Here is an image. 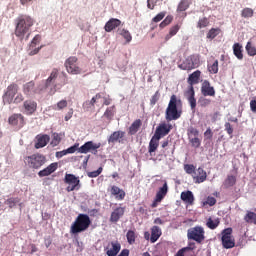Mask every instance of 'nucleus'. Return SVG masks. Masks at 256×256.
Listing matches in <instances>:
<instances>
[{"instance_id":"obj_43","label":"nucleus","mask_w":256,"mask_h":256,"mask_svg":"<svg viewBox=\"0 0 256 256\" xmlns=\"http://www.w3.org/2000/svg\"><path fill=\"white\" fill-rule=\"evenodd\" d=\"M188 141L194 149H199L201 147V140L199 139V136L188 138Z\"/></svg>"},{"instance_id":"obj_44","label":"nucleus","mask_w":256,"mask_h":256,"mask_svg":"<svg viewBox=\"0 0 256 256\" xmlns=\"http://www.w3.org/2000/svg\"><path fill=\"white\" fill-rule=\"evenodd\" d=\"M219 33H221L220 28H212L208 31L206 37H207V39H215V37H217V35H219Z\"/></svg>"},{"instance_id":"obj_11","label":"nucleus","mask_w":256,"mask_h":256,"mask_svg":"<svg viewBox=\"0 0 256 256\" xmlns=\"http://www.w3.org/2000/svg\"><path fill=\"white\" fill-rule=\"evenodd\" d=\"M18 91H19V86L17 84H10L7 87L5 94L3 95L4 103H8V105H11Z\"/></svg>"},{"instance_id":"obj_28","label":"nucleus","mask_w":256,"mask_h":256,"mask_svg":"<svg viewBox=\"0 0 256 256\" xmlns=\"http://www.w3.org/2000/svg\"><path fill=\"white\" fill-rule=\"evenodd\" d=\"M163 233L161 232V228L159 226H153L151 228V237H150V242L151 243H157L159 240V237H161Z\"/></svg>"},{"instance_id":"obj_54","label":"nucleus","mask_w":256,"mask_h":256,"mask_svg":"<svg viewBox=\"0 0 256 256\" xmlns=\"http://www.w3.org/2000/svg\"><path fill=\"white\" fill-rule=\"evenodd\" d=\"M167 15V12H160L158 13L153 19V23H159V21H163L165 19V16Z\"/></svg>"},{"instance_id":"obj_31","label":"nucleus","mask_w":256,"mask_h":256,"mask_svg":"<svg viewBox=\"0 0 256 256\" xmlns=\"http://www.w3.org/2000/svg\"><path fill=\"white\" fill-rule=\"evenodd\" d=\"M237 183V176L228 175L223 182L224 189H230V187H234Z\"/></svg>"},{"instance_id":"obj_3","label":"nucleus","mask_w":256,"mask_h":256,"mask_svg":"<svg viewBox=\"0 0 256 256\" xmlns=\"http://www.w3.org/2000/svg\"><path fill=\"white\" fill-rule=\"evenodd\" d=\"M199 79H201V71L199 70L194 71L188 77L189 86L184 95L190 105L191 111H195L197 108V99H195V88L193 85H197V83H199Z\"/></svg>"},{"instance_id":"obj_45","label":"nucleus","mask_w":256,"mask_h":256,"mask_svg":"<svg viewBox=\"0 0 256 256\" xmlns=\"http://www.w3.org/2000/svg\"><path fill=\"white\" fill-rule=\"evenodd\" d=\"M254 13L255 12L253 11V9L244 8L241 11V17H243L244 19H249V18L253 17Z\"/></svg>"},{"instance_id":"obj_42","label":"nucleus","mask_w":256,"mask_h":256,"mask_svg":"<svg viewBox=\"0 0 256 256\" xmlns=\"http://www.w3.org/2000/svg\"><path fill=\"white\" fill-rule=\"evenodd\" d=\"M187 135H188V139H192V138H195V137H199V131L197 128L193 127V126H190L188 129H187Z\"/></svg>"},{"instance_id":"obj_58","label":"nucleus","mask_w":256,"mask_h":256,"mask_svg":"<svg viewBox=\"0 0 256 256\" xmlns=\"http://www.w3.org/2000/svg\"><path fill=\"white\" fill-rule=\"evenodd\" d=\"M25 100V97H23V94H17L16 97L13 99L12 103L15 105H19V103H23Z\"/></svg>"},{"instance_id":"obj_18","label":"nucleus","mask_w":256,"mask_h":256,"mask_svg":"<svg viewBox=\"0 0 256 256\" xmlns=\"http://www.w3.org/2000/svg\"><path fill=\"white\" fill-rule=\"evenodd\" d=\"M59 168V163L53 162L50 165H48L43 170H40L38 172L39 177H49V175H52V173H55V170Z\"/></svg>"},{"instance_id":"obj_37","label":"nucleus","mask_w":256,"mask_h":256,"mask_svg":"<svg viewBox=\"0 0 256 256\" xmlns=\"http://www.w3.org/2000/svg\"><path fill=\"white\" fill-rule=\"evenodd\" d=\"M179 29H181V25H179V24L172 26L169 30V34L166 35V37H165L166 41H169V39H171V37H175V34L179 33Z\"/></svg>"},{"instance_id":"obj_7","label":"nucleus","mask_w":256,"mask_h":256,"mask_svg":"<svg viewBox=\"0 0 256 256\" xmlns=\"http://www.w3.org/2000/svg\"><path fill=\"white\" fill-rule=\"evenodd\" d=\"M187 237L191 241H196V243H203L205 241V228L202 226H195L187 231Z\"/></svg>"},{"instance_id":"obj_59","label":"nucleus","mask_w":256,"mask_h":256,"mask_svg":"<svg viewBox=\"0 0 256 256\" xmlns=\"http://www.w3.org/2000/svg\"><path fill=\"white\" fill-rule=\"evenodd\" d=\"M199 103L202 107H209V105L211 104V99L209 98H201L199 100Z\"/></svg>"},{"instance_id":"obj_17","label":"nucleus","mask_w":256,"mask_h":256,"mask_svg":"<svg viewBox=\"0 0 256 256\" xmlns=\"http://www.w3.org/2000/svg\"><path fill=\"white\" fill-rule=\"evenodd\" d=\"M192 179L194 183H205L207 181V172L204 171L202 167H199L194 171V175H192Z\"/></svg>"},{"instance_id":"obj_41","label":"nucleus","mask_w":256,"mask_h":256,"mask_svg":"<svg viewBox=\"0 0 256 256\" xmlns=\"http://www.w3.org/2000/svg\"><path fill=\"white\" fill-rule=\"evenodd\" d=\"M189 9V1L188 0H181L178 4L177 11L179 13H183V11H187Z\"/></svg>"},{"instance_id":"obj_40","label":"nucleus","mask_w":256,"mask_h":256,"mask_svg":"<svg viewBox=\"0 0 256 256\" xmlns=\"http://www.w3.org/2000/svg\"><path fill=\"white\" fill-rule=\"evenodd\" d=\"M219 223H221L219 221V218L212 220L211 218H208L207 222H206V227H208V229H217V227H219Z\"/></svg>"},{"instance_id":"obj_30","label":"nucleus","mask_w":256,"mask_h":256,"mask_svg":"<svg viewBox=\"0 0 256 256\" xmlns=\"http://www.w3.org/2000/svg\"><path fill=\"white\" fill-rule=\"evenodd\" d=\"M197 249V246L195 245V242L188 243L187 247H184L180 249L175 256H185L186 253H189L191 251H195Z\"/></svg>"},{"instance_id":"obj_50","label":"nucleus","mask_w":256,"mask_h":256,"mask_svg":"<svg viewBox=\"0 0 256 256\" xmlns=\"http://www.w3.org/2000/svg\"><path fill=\"white\" fill-rule=\"evenodd\" d=\"M204 141H213V130H211V127H208L204 132Z\"/></svg>"},{"instance_id":"obj_61","label":"nucleus","mask_w":256,"mask_h":256,"mask_svg":"<svg viewBox=\"0 0 256 256\" xmlns=\"http://www.w3.org/2000/svg\"><path fill=\"white\" fill-rule=\"evenodd\" d=\"M67 107V100H61L57 103V109H65Z\"/></svg>"},{"instance_id":"obj_53","label":"nucleus","mask_w":256,"mask_h":256,"mask_svg":"<svg viewBox=\"0 0 256 256\" xmlns=\"http://www.w3.org/2000/svg\"><path fill=\"white\" fill-rule=\"evenodd\" d=\"M41 49H43V46H40L37 48H36V46L34 48H31V46H29L28 55L30 57H33V55H37V53H39L41 51Z\"/></svg>"},{"instance_id":"obj_60","label":"nucleus","mask_w":256,"mask_h":256,"mask_svg":"<svg viewBox=\"0 0 256 256\" xmlns=\"http://www.w3.org/2000/svg\"><path fill=\"white\" fill-rule=\"evenodd\" d=\"M224 127H225V131L228 133V135H233V126H231V123L226 122Z\"/></svg>"},{"instance_id":"obj_16","label":"nucleus","mask_w":256,"mask_h":256,"mask_svg":"<svg viewBox=\"0 0 256 256\" xmlns=\"http://www.w3.org/2000/svg\"><path fill=\"white\" fill-rule=\"evenodd\" d=\"M104 251H106L107 256H117L121 251V244L119 242H110Z\"/></svg>"},{"instance_id":"obj_14","label":"nucleus","mask_w":256,"mask_h":256,"mask_svg":"<svg viewBox=\"0 0 256 256\" xmlns=\"http://www.w3.org/2000/svg\"><path fill=\"white\" fill-rule=\"evenodd\" d=\"M199 60H197V57L191 56L188 57L182 64L181 69L184 71H191L192 69H196V67H199Z\"/></svg>"},{"instance_id":"obj_24","label":"nucleus","mask_w":256,"mask_h":256,"mask_svg":"<svg viewBox=\"0 0 256 256\" xmlns=\"http://www.w3.org/2000/svg\"><path fill=\"white\" fill-rule=\"evenodd\" d=\"M168 191L169 186L167 185V181H164L163 186L160 187L158 192L156 193V202L161 203V201L165 199V196L167 195Z\"/></svg>"},{"instance_id":"obj_48","label":"nucleus","mask_w":256,"mask_h":256,"mask_svg":"<svg viewBox=\"0 0 256 256\" xmlns=\"http://www.w3.org/2000/svg\"><path fill=\"white\" fill-rule=\"evenodd\" d=\"M126 238L129 245H133V243H135V239H137V236L135 235V231L129 230L126 234Z\"/></svg>"},{"instance_id":"obj_62","label":"nucleus","mask_w":256,"mask_h":256,"mask_svg":"<svg viewBox=\"0 0 256 256\" xmlns=\"http://www.w3.org/2000/svg\"><path fill=\"white\" fill-rule=\"evenodd\" d=\"M98 99H101V94H96L92 99H91V101H90V105L92 106V107H95V103H97V100Z\"/></svg>"},{"instance_id":"obj_38","label":"nucleus","mask_w":256,"mask_h":256,"mask_svg":"<svg viewBox=\"0 0 256 256\" xmlns=\"http://www.w3.org/2000/svg\"><path fill=\"white\" fill-rule=\"evenodd\" d=\"M21 199L19 197H10L7 200H5V205H8L9 209H13L19 203Z\"/></svg>"},{"instance_id":"obj_63","label":"nucleus","mask_w":256,"mask_h":256,"mask_svg":"<svg viewBox=\"0 0 256 256\" xmlns=\"http://www.w3.org/2000/svg\"><path fill=\"white\" fill-rule=\"evenodd\" d=\"M65 155H67V150H62V151L56 152L57 159H61L62 157H65Z\"/></svg>"},{"instance_id":"obj_5","label":"nucleus","mask_w":256,"mask_h":256,"mask_svg":"<svg viewBox=\"0 0 256 256\" xmlns=\"http://www.w3.org/2000/svg\"><path fill=\"white\" fill-rule=\"evenodd\" d=\"M46 162L47 158L40 153L32 154L24 158V163L29 169H41Z\"/></svg>"},{"instance_id":"obj_21","label":"nucleus","mask_w":256,"mask_h":256,"mask_svg":"<svg viewBox=\"0 0 256 256\" xmlns=\"http://www.w3.org/2000/svg\"><path fill=\"white\" fill-rule=\"evenodd\" d=\"M121 26V20L117 18H111L108 22H106L104 26V30L106 33H111V31H114V29H117V27Z\"/></svg>"},{"instance_id":"obj_33","label":"nucleus","mask_w":256,"mask_h":256,"mask_svg":"<svg viewBox=\"0 0 256 256\" xmlns=\"http://www.w3.org/2000/svg\"><path fill=\"white\" fill-rule=\"evenodd\" d=\"M141 125H142L141 119L135 120L129 127V134L135 135V133H137V131H139V129L141 128Z\"/></svg>"},{"instance_id":"obj_8","label":"nucleus","mask_w":256,"mask_h":256,"mask_svg":"<svg viewBox=\"0 0 256 256\" xmlns=\"http://www.w3.org/2000/svg\"><path fill=\"white\" fill-rule=\"evenodd\" d=\"M64 183L68 185V187H66L67 193H71L72 191H79V189H81V180L74 174L66 173L64 177Z\"/></svg>"},{"instance_id":"obj_2","label":"nucleus","mask_w":256,"mask_h":256,"mask_svg":"<svg viewBox=\"0 0 256 256\" xmlns=\"http://www.w3.org/2000/svg\"><path fill=\"white\" fill-rule=\"evenodd\" d=\"M181 115H183V101L173 94L166 108L165 119L166 121H177V119H181Z\"/></svg>"},{"instance_id":"obj_13","label":"nucleus","mask_w":256,"mask_h":256,"mask_svg":"<svg viewBox=\"0 0 256 256\" xmlns=\"http://www.w3.org/2000/svg\"><path fill=\"white\" fill-rule=\"evenodd\" d=\"M171 129H173V125L165 122L160 123L155 130L154 136L158 139H163V137H166V135L171 133Z\"/></svg>"},{"instance_id":"obj_20","label":"nucleus","mask_w":256,"mask_h":256,"mask_svg":"<svg viewBox=\"0 0 256 256\" xmlns=\"http://www.w3.org/2000/svg\"><path fill=\"white\" fill-rule=\"evenodd\" d=\"M23 93L24 95H27V97H31V95H35V93H38L37 87L35 86L34 81H30L23 85Z\"/></svg>"},{"instance_id":"obj_39","label":"nucleus","mask_w":256,"mask_h":256,"mask_svg":"<svg viewBox=\"0 0 256 256\" xmlns=\"http://www.w3.org/2000/svg\"><path fill=\"white\" fill-rule=\"evenodd\" d=\"M208 71L215 75L219 73V60H215L212 64H208Z\"/></svg>"},{"instance_id":"obj_22","label":"nucleus","mask_w":256,"mask_h":256,"mask_svg":"<svg viewBox=\"0 0 256 256\" xmlns=\"http://www.w3.org/2000/svg\"><path fill=\"white\" fill-rule=\"evenodd\" d=\"M110 193L113 195V197H115V199H117V201H123V199H125V190L116 185L111 186Z\"/></svg>"},{"instance_id":"obj_55","label":"nucleus","mask_w":256,"mask_h":256,"mask_svg":"<svg viewBox=\"0 0 256 256\" xmlns=\"http://www.w3.org/2000/svg\"><path fill=\"white\" fill-rule=\"evenodd\" d=\"M161 97V93H159V91H156L155 94L151 97L150 99V105H156L157 101H159Z\"/></svg>"},{"instance_id":"obj_57","label":"nucleus","mask_w":256,"mask_h":256,"mask_svg":"<svg viewBox=\"0 0 256 256\" xmlns=\"http://www.w3.org/2000/svg\"><path fill=\"white\" fill-rule=\"evenodd\" d=\"M75 151H79V143H75L73 146L66 149V154L67 155L73 154L75 153Z\"/></svg>"},{"instance_id":"obj_46","label":"nucleus","mask_w":256,"mask_h":256,"mask_svg":"<svg viewBox=\"0 0 256 256\" xmlns=\"http://www.w3.org/2000/svg\"><path fill=\"white\" fill-rule=\"evenodd\" d=\"M205 27H209V18L203 17L198 20L197 28L205 29Z\"/></svg>"},{"instance_id":"obj_4","label":"nucleus","mask_w":256,"mask_h":256,"mask_svg":"<svg viewBox=\"0 0 256 256\" xmlns=\"http://www.w3.org/2000/svg\"><path fill=\"white\" fill-rule=\"evenodd\" d=\"M91 227V218L87 214H78L74 222L70 227V233L72 235H78V233H83Z\"/></svg>"},{"instance_id":"obj_51","label":"nucleus","mask_w":256,"mask_h":256,"mask_svg":"<svg viewBox=\"0 0 256 256\" xmlns=\"http://www.w3.org/2000/svg\"><path fill=\"white\" fill-rule=\"evenodd\" d=\"M40 43H41V35L37 34L34 36L32 41L30 42L31 49H35V47H37V45H39Z\"/></svg>"},{"instance_id":"obj_52","label":"nucleus","mask_w":256,"mask_h":256,"mask_svg":"<svg viewBox=\"0 0 256 256\" xmlns=\"http://www.w3.org/2000/svg\"><path fill=\"white\" fill-rule=\"evenodd\" d=\"M184 171L188 174V175H194L196 169H195V165L193 164H185L184 165Z\"/></svg>"},{"instance_id":"obj_36","label":"nucleus","mask_w":256,"mask_h":256,"mask_svg":"<svg viewBox=\"0 0 256 256\" xmlns=\"http://www.w3.org/2000/svg\"><path fill=\"white\" fill-rule=\"evenodd\" d=\"M244 221L246 223H253L256 225V213L252 211H247L246 215L244 216Z\"/></svg>"},{"instance_id":"obj_10","label":"nucleus","mask_w":256,"mask_h":256,"mask_svg":"<svg viewBox=\"0 0 256 256\" xmlns=\"http://www.w3.org/2000/svg\"><path fill=\"white\" fill-rule=\"evenodd\" d=\"M101 142L94 143L93 141H88L84 143L81 147L78 146V153H82L86 155V153H93L94 155H97V149H100Z\"/></svg>"},{"instance_id":"obj_49","label":"nucleus","mask_w":256,"mask_h":256,"mask_svg":"<svg viewBox=\"0 0 256 256\" xmlns=\"http://www.w3.org/2000/svg\"><path fill=\"white\" fill-rule=\"evenodd\" d=\"M114 116H115V106L108 107L104 112V117H106V119H113Z\"/></svg>"},{"instance_id":"obj_9","label":"nucleus","mask_w":256,"mask_h":256,"mask_svg":"<svg viewBox=\"0 0 256 256\" xmlns=\"http://www.w3.org/2000/svg\"><path fill=\"white\" fill-rule=\"evenodd\" d=\"M221 243L224 249H233L235 247V238H233V228H226L221 232Z\"/></svg>"},{"instance_id":"obj_34","label":"nucleus","mask_w":256,"mask_h":256,"mask_svg":"<svg viewBox=\"0 0 256 256\" xmlns=\"http://www.w3.org/2000/svg\"><path fill=\"white\" fill-rule=\"evenodd\" d=\"M119 35L125 39L126 43H131L133 41V36H131V32L129 30L123 28V29H118Z\"/></svg>"},{"instance_id":"obj_19","label":"nucleus","mask_w":256,"mask_h":256,"mask_svg":"<svg viewBox=\"0 0 256 256\" xmlns=\"http://www.w3.org/2000/svg\"><path fill=\"white\" fill-rule=\"evenodd\" d=\"M25 115H33L37 111V102L33 100H26L23 103Z\"/></svg>"},{"instance_id":"obj_1","label":"nucleus","mask_w":256,"mask_h":256,"mask_svg":"<svg viewBox=\"0 0 256 256\" xmlns=\"http://www.w3.org/2000/svg\"><path fill=\"white\" fill-rule=\"evenodd\" d=\"M35 25V20L31 16L21 15L16 19L15 35L20 41H23L26 36V40L29 39V31Z\"/></svg>"},{"instance_id":"obj_29","label":"nucleus","mask_w":256,"mask_h":256,"mask_svg":"<svg viewBox=\"0 0 256 256\" xmlns=\"http://www.w3.org/2000/svg\"><path fill=\"white\" fill-rule=\"evenodd\" d=\"M161 140V138H158L157 136H152L150 142H149V146H148V152L151 153H155V151H157V148L159 147V141Z\"/></svg>"},{"instance_id":"obj_15","label":"nucleus","mask_w":256,"mask_h":256,"mask_svg":"<svg viewBox=\"0 0 256 256\" xmlns=\"http://www.w3.org/2000/svg\"><path fill=\"white\" fill-rule=\"evenodd\" d=\"M201 93L204 97H215V87L211 86V82L204 80L201 86Z\"/></svg>"},{"instance_id":"obj_64","label":"nucleus","mask_w":256,"mask_h":256,"mask_svg":"<svg viewBox=\"0 0 256 256\" xmlns=\"http://www.w3.org/2000/svg\"><path fill=\"white\" fill-rule=\"evenodd\" d=\"M250 109L253 113H256V100L250 101Z\"/></svg>"},{"instance_id":"obj_35","label":"nucleus","mask_w":256,"mask_h":256,"mask_svg":"<svg viewBox=\"0 0 256 256\" xmlns=\"http://www.w3.org/2000/svg\"><path fill=\"white\" fill-rule=\"evenodd\" d=\"M57 77H59V69L54 68L50 74V76L46 80V87H49L51 83H53Z\"/></svg>"},{"instance_id":"obj_25","label":"nucleus","mask_w":256,"mask_h":256,"mask_svg":"<svg viewBox=\"0 0 256 256\" xmlns=\"http://www.w3.org/2000/svg\"><path fill=\"white\" fill-rule=\"evenodd\" d=\"M123 137H125V132L121 130L115 131L108 137V143L109 145L117 142L121 143V140L119 139H123Z\"/></svg>"},{"instance_id":"obj_6","label":"nucleus","mask_w":256,"mask_h":256,"mask_svg":"<svg viewBox=\"0 0 256 256\" xmlns=\"http://www.w3.org/2000/svg\"><path fill=\"white\" fill-rule=\"evenodd\" d=\"M67 73L70 75H81L83 70L79 67V58L70 56L64 63Z\"/></svg>"},{"instance_id":"obj_23","label":"nucleus","mask_w":256,"mask_h":256,"mask_svg":"<svg viewBox=\"0 0 256 256\" xmlns=\"http://www.w3.org/2000/svg\"><path fill=\"white\" fill-rule=\"evenodd\" d=\"M123 215H125V209L123 207H118L116 208L110 216V222L111 223H117V221H119Z\"/></svg>"},{"instance_id":"obj_26","label":"nucleus","mask_w":256,"mask_h":256,"mask_svg":"<svg viewBox=\"0 0 256 256\" xmlns=\"http://www.w3.org/2000/svg\"><path fill=\"white\" fill-rule=\"evenodd\" d=\"M180 197L181 200L184 201V203H188V205H193L195 202V196L190 190L182 192Z\"/></svg>"},{"instance_id":"obj_12","label":"nucleus","mask_w":256,"mask_h":256,"mask_svg":"<svg viewBox=\"0 0 256 256\" xmlns=\"http://www.w3.org/2000/svg\"><path fill=\"white\" fill-rule=\"evenodd\" d=\"M8 123L12 125V127L22 129V127H25V116L21 113H14L8 118Z\"/></svg>"},{"instance_id":"obj_56","label":"nucleus","mask_w":256,"mask_h":256,"mask_svg":"<svg viewBox=\"0 0 256 256\" xmlns=\"http://www.w3.org/2000/svg\"><path fill=\"white\" fill-rule=\"evenodd\" d=\"M216 203L217 199H215V197L208 196L203 205H209V207H213V205H216Z\"/></svg>"},{"instance_id":"obj_47","label":"nucleus","mask_w":256,"mask_h":256,"mask_svg":"<svg viewBox=\"0 0 256 256\" xmlns=\"http://www.w3.org/2000/svg\"><path fill=\"white\" fill-rule=\"evenodd\" d=\"M246 51L250 57H255L256 55V48L253 46L251 42H247L246 44Z\"/></svg>"},{"instance_id":"obj_27","label":"nucleus","mask_w":256,"mask_h":256,"mask_svg":"<svg viewBox=\"0 0 256 256\" xmlns=\"http://www.w3.org/2000/svg\"><path fill=\"white\" fill-rule=\"evenodd\" d=\"M50 139L51 138L47 134L39 136L37 138V143L35 144V149H43V147H46L47 143H49Z\"/></svg>"},{"instance_id":"obj_32","label":"nucleus","mask_w":256,"mask_h":256,"mask_svg":"<svg viewBox=\"0 0 256 256\" xmlns=\"http://www.w3.org/2000/svg\"><path fill=\"white\" fill-rule=\"evenodd\" d=\"M233 53L235 57L239 59V61L243 60V46L239 43H235L233 45Z\"/></svg>"}]
</instances>
